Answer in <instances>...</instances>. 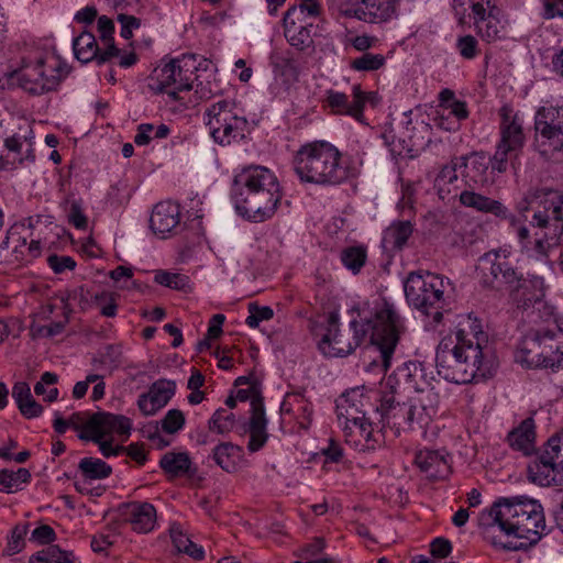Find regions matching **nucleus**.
<instances>
[{
    "label": "nucleus",
    "mask_w": 563,
    "mask_h": 563,
    "mask_svg": "<svg viewBox=\"0 0 563 563\" xmlns=\"http://www.w3.org/2000/svg\"><path fill=\"white\" fill-rule=\"evenodd\" d=\"M459 200L466 208L507 219L522 250L531 256L544 257L551 249L560 244L563 234V196L556 190L531 187L517 200L516 210L525 220L526 213L533 211L530 222L532 234L521 224L520 219L510 213L498 200L473 190L461 191Z\"/></svg>",
    "instance_id": "1"
},
{
    "label": "nucleus",
    "mask_w": 563,
    "mask_h": 563,
    "mask_svg": "<svg viewBox=\"0 0 563 563\" xmlns=\"http://www.w3.org/2000/svg\"><path fill=\"white\" fill-rule=\"evenodd\" d=\"M352 329L342 333L339 329V317L330 313L327 332L319 342V349L325 356L343 357L352 353L369 332L371 347L369 361L365 364L366 372H373L379 378L385 375L391 364V358L405 325L394 306L384 301L376 306L374 314L361 322L353 319Z\"/></svg>",
    "instance_id": "2"
},
{
    "label": "nucleus",
    "mask_w": 563,
    "mask_h": 563,
    "mask_svg": "<svg viewBox=\"0 0 563 563\" xmlns=\"http://www.w3.org/2000/svg\"><path fill=\"white\" fill-rule=\"evenodd\" d=\"M435 366L441 377L455 384H468L494 374L497 362L477 318L465 317L455 332L440 341Z\"/></svg>",
    "instance_id": "3"
},
{
    "label": "nucleus",
    "mask_w": 563,
    "mask_h": 563,
    "mask_svg": "<svg viewBox=\"0 0 563 563\" xmlns=\"http://www.w3.org/2000/svg\"><path fill=\"white\" fill-rule=\"evenodd\" d=\"M478 526L493 545L514 551L536 544L548 533L542 506L523 496L497 498L481 511Z\"/></svg>",
    "instance_id": "4"
},
{
    "label": "nucleus",
    "mask_w": 563,
    "mask_h": 563,
    "mask_svg": "<svg viewBox=\"0 0 563 563\" xmlns=\"http://www.w3.org/2000/svg\"><path fill=\"white\" fill-rule=\"evenodd\" d=\"M283 194L275 174L261 165H249L238 170L231 186L235 211L244 220L262 223L272 219Z\"/></svg>",
    "instance_id": "5"
},
{
    "label": "nucleus",
    "mask_w": 563,
    "mask_h": 563,
    "mask_svg": "<svg viewBox=\"0 0 563 563\" xmlns=\"http://www.w3.org/2000/svg\"><path fill=\"white\" fill-rule=\"evenodd\" d=\"M532 327L516 352V362L527 367H559L563 363V320L549 312L544 319L529 313Z\"/></svg>",
    "instance_id": "6"
},
{
    "label": "nucleus",
    "mask_w": 563,
    "mask_h": 563,
    "mask_svg": "<svg viewBox=\"0 0 563 563\" xmlns=\"http://www.w3.org/2000/svg\"><path fill=\"white\" fill-rule=\"evenodd\" d=\"M341 153L331 143L314 141L303 144L294 157V169L301 181L336 185L358 174V167L340 165Z\"/></svg>",
    "instance_id": "7"
},
{
    "label": "nucleus",
    "mask_w": 563,
    "mask_h": 563,
    "mask_svg": "<svg viewBox=\"0 0 563 563\" xmlns=\"http://www.w3.org/2000/svg\"><path fill=\"white\" fill-rule=\"evenodd\" d=\"M452 8L460 24L473 21L476 34L485 42L500 41L508 35V20L495 0H453Z\"/></svg>",
    "instance_id": "8"
},
{
    "label": "nucleus",
    "mask_w": 563,
    "mask_h": 563,
    "mask_svg": "<svg viewBox=\"0 0 563 563\" xmlns=\"http://www.w3.org/2000/svg\"><path fill=\"white\" fill-rule=\"evenodd\" d=\"M450 287L449 279L432 274L410 273L404 286L405 296L409 305L427 316H431L435 323L443 317L442 309L446 305L445 291Z\"/></svg>",
    "instance_id": "9"
},
{
    "label": "nucleus",
    "mask_w": 563,
    "mask_h": 563,
    "mask_svg": "<svg viewBox=\"0 0 563 563\" xmlns=\"http://www.w3.org/2000/svg\"><path fill=\"white\" fill-rule=\"evenodd\" d=\"M195 54H183L169 63L156 67L150 77L148 88L154 93H165L172 100H179V93L192 88L200 75Z\"/></svg>",
    "instance_id": "10"
},
{
    "label": "nucleus",
    "mask_w": 563,
    "mask_h": 563,
    "mask_svg": "<svg viewBox=\"0 0 563 563\" xmlns=\"http://www.w3.org/2000/svg\"><path fill=\"white\" fill-rule=\"evenodd\" d=\"M532 150L544 161L563 163V109L540 107L533 119Z\"/></svg>",
    "instance_id": "11"
},
{
    "label": "nucleus",
    "mask_w": 563,
    "mask_h": 563,
    "mask_svg": "<svg viewBox=\"0 0 563 563\" xmlns=\"http://www.w3.org/2000/svg\"><path fill=\"white\" fill-rule=\"evenodd\" d=\"M499 140L489 163L493 172L503 174L507 170L508 162L517 157L527 141L525 118L520 111L508 104L499 109Z\"/></svg>",
    "instance_id": "12"
},
{
    "label": "nucleus",
    "mask_w": 563,
    "mask_h": 563,
    "mask_svg": "<svg viewBox=\"0 0 563 563\" xmlns=\"http://www.w3.org/2000/svg\"><path fill=\"white\" fill-rule=\"evenodd\" d=\"M68 69L57 57L51 55L23 65L16 73L19 86L26 92L41 96L56 90L67 76Z\"/></svg>",
    "instance_id": "13"
},
{
    "label": "nucleus",
    "mask_w": 563,
    "mask_h": 563,
    "mask_svg": "<svg viewBox=\"0 0 563 563\" xmlns=\"http://www.w3.org/2000/svg\"><path fill=\"white\" fill-rule=\"evenodd\" d=\"M77 427H84V433L78 438L84 441H99V438L113 439L114 434L126 441L132 431V420L123 415H115L107 411H97L90 413L85 411V416H76Z\"/></svg>",
    "instance_id": "14"
},
{
    "label": "nucleus",
    "mask_w": 563,
    "mask_h": 563,
    "mask_svg": "<svg viewBox=\"0 0 563 563\" xmlns=\"http://www.w3.org/2000/svg\"><path fill=\"white\" fill-rule=\"evenodd\" d=\"M510 255L509 250L498 249L492 250L478 258L476 269L483 286L494 289L516 287L520 275L515 268Z\"/></svg>",
    "instance_id": "15"
},
{
    "label": "nucleus",
    "mask_w": 563,
    "mask_h": 563,
    "mask_svg": "<svg viewBox=\"0 0 563 563\" xmlns=\"http://www.w3.org/2000/svg\"><path fill=\"white\" fill-rule=\"evenodd\" d=\"M233 108V102L227 99L213 102V141L221 145H228L243 135L246 121L234 113Z\"/></svg>",
    "instance_id": "16"
},
{
    "label": "nucleus",
    "mask_w": 563,
    "mask_h": 563,
    "mask_svg": "<svg viewBox=\"0 0 563 563\" xmlns=\"http://www.w3.org/2000/svg\"><path fill=\"white\" fill-rule=\"evenodd\" d=\"M357 7L340 8L344 18L366 23H386L398 16L400 0H355Z\"/></svg>",
    "instance_id": "17"
},
{
    "label": "nucleus",
    "mask_w": 563,
    "mask_h": 563,
    "mask_svg": "<svg viewBox=\"0 0 563 563\" xmlns=\"http://www.w3.org/2000/svg\"><path fill=\"white\" fill-rule=\"evenodd\" d=\"M408 410L412 429L428 427L439 410L438 393L424 390L423 394H416L408 400Z\"/></svg>",
    "instance_id": "18"
},
{
    "label": "nucleus",
    "mask_w": 563,
    "mask_h": 563,
    "mask_svg": "<svg viewBox=\"0 0 563 563\" xmlns=\"http://www.w3.org/2000/svg\"><path fill=\"white\" fill-rule=\"evenodd\" d=\"M365 387H355L342 394L336 400V413L340 424L365 418L366 407L371 406L369 398L364 394Z\"/></svg>",
    "instance_id": "19"
},
{
    "label": "nucleus",
    "mask_w": 563,
    "mask_h": 563,
    "mask_svg": "<svg viewBox=\"0 0 563 563\" xmlns=\"http://www.w3.org/2000/svg\"><path fill=\"white\" fill-rule=\"evenodd\" d=\"M3 151L0 159V169L12 170L25 161L34 162L35 155L32 143L26 135L13 134L3 140Z\"/></svg>",
    "instance_id": "20"
},
{
    "label": "nucleus",
    "mask_w": 563,
    "mask_h": 563,
    "mask_svg": "<svg viewBox=\"0 0 563 563\" xmlns=\"http://www.w3.org/2000/svg\"><path fill=\"white\" fill-rule=\"evenodd\" d=\"M175 391L174 380L158 379L152 384L147 393L140 395L137 407L143 415L153 416L168 404Z\"/></svg>",
    "instance_id": "21"
},
{
    "label": "nucleus",
    "mask_w": 563,
    "mask_h": 563,
    "mask_svg": "<svg viewBox=\"0 0 563 563\" xmlns=\"http://www.w3.org/2000/svg\"><path fill=\"white\" fill-rule=\"evenodd\" d=\"M180 224V206L172 200L161 201L153 208L150 227L152 231L165 238Z\"/></svg>",
    "instance_id": "22"
},
{
    "label": "nucleus",
    "mask_w": 563,
    "mask_h": 563,
    "mask_svg": "<svg viewBox=\"0 0 563 563\" xmlns=\"http://www.w3.org/2000/svg\"><path fill=\"white\" fill-rule=\"evenodd\" d=\"M378 410L380 411L382 421L397 432L412 429L409 419L408 401L400 402L394 394L384 395Z\"/></svg>",
    "instance_id": "23"
},
{
    "label": "nucleus",
    "mask_w": 563,
    "mask_h": 563,
    "mask_svg": "<svg viewBox=\"0 0 563 563\" xmlns=\"http://www.w3.org/2000/svg\"><path fill=\"white\" fill-rule=\"evenodd\" d=\"M122 516L137 533L151 532L156 523V509L147 501H133L124 505Z\"/></svg>",
    "instance_id": "24"
},
{
    "label": "nucleus",
    "mask_w": 563,
    "mask_h": 563,
    "mask_svg": "<svg viewBox=\"0 0 563 563\" xmlns=\"http://www.w3.org/2000/svg\"><path fill=\"white\" fill-rule=\"evenodd\" d=\"M246 432L250 435L247 449L251 452L261 450L267 439V419L262 397L255 396L252 399V412L247 423Z\"/></svg>",
    "instance_id": "25"
},
{
    "label": "nucleus",
    "mask_w": 563,
    "mask_h": 563,
    "mask_svg": "<svg viewBox=\"0 0 563 563\" xmlns=\"http://www.w3.org/2000/svg\"><path fill=\"white\" fill-rule=\"evenodd\" d=\"M345 442L358 452L374 450L377 440L373 437L372 423L367 419L342 422Z\"/></svg>",
    "instance_id": "26"
},
{
    "label": "nucleus",
    "mask_w": 563,
    "mask_h": 563,
    "mask_svg": "<svg viewBox=\"0 0 563 563\" xmlns=\"http://www.w3.org/2000/svg\"><path fill=\"white\" fill-rule=\"evenodd\" d=\"M466 166V157H456L449 164L444 165L434 179V188L439 197L444 200L451 195L457 196L460 189V180L457 176V167Z\"/></svg>",
    "instance_id": "27"
},
{
    "label": "nucleus",
    "mask_w": 563,
    "mask_h": 563,
    "mask_svg": "<svg viewBox=\"0 0 563 563\" xmlns=\"http://www.w3.org/2000/svg\"><path fill=\"white\" fill-rule=\"evenodd\" d=\"M354 100L349 102L347 96L343 92L329 90L327 91V104L334 113L347 114L358 119L363 113L364 96L360 86L353 87Z\"/></svg>",
    "instance_id": "28"
},
{
    "label": "nucleus",
    "mask_w": 563,
    "mask_h": 563,
    "mask_svg": "<svg viewBox=\"0 0 563 563\" xmlns=\"http://www.w3.org/2000/svg\"><path fill=\"white\" fill-rule=\"evenodd\" d=\"M529 478L541 486H549L563 482V471L554 462L545 457L544 451L528 465Z\"/></svg>",
    "instance_id": "29"
},
{
    "label": "nucleus",
    "mask_w": 563,
    "mask_h": 563,
    "mask_svg": "<svg viewBox=\"0 0 563 563\" xmlns=\"http://www.w3.org/2000/svg\"><path fill=\"white\" fill-rule=\"evenodd\" d=\"M396 377L404 380L408 387L415 389L417 394H423L424 390H434L430 385L428 375L423 365L417 361H409L399 366L396 371Z\"/></svg>",
    "instance_id": "30"
},
{
    "label": "nucleus",
    "mask_w": 563,
    "mask_h": 563,
    "mask_svg": "<svg viewBox=\"0 0 563 563\" xmlns=\"http://www.w3.org/2000/svg\"><path fill=\"white\" fill-rule=\"evenodd\" d=\"M417 466L432 478H442L450 473V465L446 457L439 451L420 450L416 454Z\"/></svg>",
    "instance_id": "31"
},
{
    "label": "nucleus",
    "mask_w": 563,
    "mask_h": 563,
    "mask_svg": "<svg viewBox=\"0 0 563 563\" xmlns=\"http://www.w3.org/2000/svg\"><path fill=\"white\" fill-rule=\"evenodd\" d=\"M312 21L291 20L284 16V32L289 44L298 49H305L312 44L311 30Z\"/></svg>",
    "instance_id": "32"
},
{
    "label": "nucleus",
    "mask_w": 563,
    "mask_h": 563,
    "mask_svg": "<svg viewBox=\"0 0 563 563\" xmlns=\"http://www.w3.org/2000/svg\"><path fill=\"white\" fill-rule=\"evenodd\" d=\"M468 118L466 102H454L453 104L435 110L434 124L448 132L457 131L461 122Z\"/></svg>",
    "instance_id": "33"
},
{
    "label": "nucleus",
    "mask_w": 563,
    "mask_h": 563,
    "mask_svg": "<svg viewBox=\"0 0 563 563\" xmlns=\"http://www.w3.org/2000/svg\"><path fill=\"white\" fill-rule=\"evenodd\" d=\"M41 255V242L31 239L29 246L14 245L0 252V258L10 266L19 267L27 265Z\"/></svg>",
    "instance_id": "34"
},
{
    "label": "nucleus",
    "mask_w": 563,
    "mask_h": 563,
    "mask_svg": "<svg viewBox=\"0 0 563 563\" xmlns=\"http://www.w3.org/2000/svg\"><path fill=\"white\" fill-rule=\"evenodd\" d=\"M36 222L37 220H34L33 217H29L10 225L4 239L0 243V252L2 253V251L10 249L12 244L29 246V240L33 235V229Z\"/></svg>",
    "instance_id": "35"
},
{
    "label": "nucleus",
    "mask_w": 563,
    "mask_h": 563,
    "mask_svg": "<svg viewBox=\"0 0 563 563\" xmlns=\"http://www.w3.org/2000/svg\"><path fill=\"white\" fill-rule=\"evenodd\" d=\"M534 421L525 419L516 429L509 432L507 440L509 445L523 454H530L534 449Z\"/></svg>",
    "instance_id": "36"
},
{
    "label": "nucleus",
    "mask_w": 563,
    "mask_h": 563,
    "mask_svg": "<svg viewBox=\"0 0 563 563\" xmlns=\"http://www.w3.org/2000/svg\"><path fill=\"white\" fill-rule=\"evenodd\" d=\"M413 227L410 221H395L385 231L382 240L383 247L388 251L401 250L410 235Z\"/></svg>",
    "instance_id": "37"
},
{
    "label": "nucleus",
    "mask_w": 563,
    "mask_h": 563,
    "mask_svg": "<svg viewBox=\"0 0 563 563\" xmlns=\"http://www.w3.org/2000/svg\"><path fill=\"white\" fill-rule=\"evenodd\" d=\"M284 412H290L298 420L301 428H308L311 421V405L299 395H289L282 405Z\"/></svg>",
    "instance_id": "38"
},
{
    "label": "nucleus",
    "mask_w": 563,
    "mask_h": 563,
    "mask_svg": "<svg viewBox=\"0 0 563 563\" xmlns=\"http://www.w3.org/2000/svg\"><path fill=\"white\" fill-rule=\"evenodd\" d=\"M73 48L76 58L79 62L87 64L96 59L99 46L93 34L90 32H82L74 38Z\"/></svg>",
    "instance_id": "39"
},
{
    "label": "nucleus",
    "mask_w": 563,
    "mask_h": 563,
    "mask_svg": "<svg viewBox=\"0 0 563 563\" xmlns=\"http://www.w3.org/2000/svg\"><path fill=\"white\" fill-rule=\"evenodd\" d=\"M213 460L225 472H234L241 462V449L231 443H222L216 448Z\"/></svg>",
    "instance_id": "40"
},
{
    "label": "nucleus",
    "mask_w": 563,
    "mask_h": 563,
    "mask_svg": "<svg viewBox=\"0 0 563 563\" xmlns=\"http://www.w3.org/2000/svg\"><path fill=\"white\" fill-rule=\"evenodd\" d=\"M78 470L89 481L104 479L112 473L109 464L98 457H84L79 461Z\"/></svg>",
    "instance_id": "41"
},
{
    "label": "nucleus",
    "mask_w": 563,
    "mask_h": 563,
    "mask_svg": "<svg viewBox=\"0 0 563 563\" xmlns=\"http://www.w3.org/2000/svg\"><path fill=\"white\" fill-rule=\"evenodd\" d=\"M30 479L31 474L26 468L21 467L15 472L2 470L0 472V492L7 494L18 492Z\"/></svg>",
    "instance_id": "42"
},
{
    "label": "nucleus",
    "mask_w": 563,
    "mask_h": 563,
    "mask_svg": "<svg viewBox=\"0 0 563 563\" xmlns=\"http://www.w3.org/2000/svg\"><path fill=\"white\" fill-rule=\"evenodd\" d=\"M322 7L319 0H297L296 4L290 8L285 15L291 20H303L314 22L321 15Z\"/></svg>",
    "instance_id": "43"
},
{
    "label": "nucleus",
    "mask_w": 563,
    "mask_h": 563,
    "mask_svg": "<svg viewBox=\"0 0 563 563\" xmlns=\"http://www.w3.org/2000/svg\"><path fill=\"white\" fill-rule=\"evenodd\" d=\"M161 467L172 476H180L190 471L191 461L187 453H166L159 462Z\"/></svg>",
    "instance_id": "44"
},
{
    "label": "nucleus",
    "mask_w": 563,
    "mask_h": 563,
    "mask_svg": "<svg viewBox=\"0 0 563 563\" xmlns=\"http://www.w3.org/2000/svg\"><path fill=\"white\" fill-rule=\"evenodd\" d=\"M340 257L344 267L356 274L366 262V249L364 246H349L341 252Z\"/></svg>",
    "instance_id": "45"
},
{
    "label": "nucleus",
    "mask_w": 563,
    "mask_h": 563,
    "mask_svg": "<svg viewBox=\"0 0 563 563\" xmlns=\"http://www.w3.org/2000/svg\"><path fill=\"white\" fill-rule=\"evenodd\" d=\"M154 280L158 285L176 290L185 289L189 283V278L186 275L163 269L155 272Z\"/></svg>",
    "instance_id": "46"
},
{
    "label": "nucleus",
    "mask_w": 563,
    "mask_h": 563,
    "mask_svg": "<svg viewBox=\"0 0 563 563\" xmlns=\"http://www.w3.org/2000/svg\"><path fill=\"white\" fill-rule=\"evenodd\" d=\"M385 56L382 54L365 53L351 62V67L358 71H374L385 65Z\"/></svg>",
    "instance_id": "47"
},
{
    "label": "nucleus",
    "mask_w": 563,
    "mask_h": 563,
    "mask_svg": "<svg viewBox=\"0 0 563 563\" xmlns=\"http://www.w3.org/2000/svg\"><path fill=\"white\" fill-rule=\"evenodd\" d=\"M249 312L245 323L250 328H257L262 321L271 320L274 317V311L268 306H258L256 303L249 305Z\"/></svg>",
    "instance_id": "48"
},
{
    "label": "nucleus",
    "mask_w": 563,
    "mask_h": 563,
    "mask_svg": "<svg viewBox=\"0 0 563 563\" xmlns=\"http://www.w3.org/2000/svg\"><path fill=\"white\" fill-rule=\"evenodd\" d=\"M185 426V416L178 409H170L162 420V429L169 434L176 433Z\"/></svg>",
    "instance_id": "49"
},
{
    "label": "nucleus",
    "mask_w": 563,
    "mask_h": 563,
    "mask_svg": "<svg viewBox=\"0 0 563 563\" xmlns=\"http://www.w3.org/2000/svg\"><path fill=\"white\" fill-rule=\"evenodd\" d=\"M456 48L465 59H473L478 54V42L473 35L460 36L456 40Z\"/></svg>",
    "instance_id": "50"
},
{
    "label": "nucleus",
    "mask_w": 563,
    "mask_h": 563,
    "mask_svg": "<svg viewBox=\"0 0 563 563\" xmlns=\"http://www.w3.org/2000/svg\"><path fill=\"white\" fill-rule=\"evenodd\" d=\"M29 531V523L16 525L8 542V549L11 553H19L25 545L24 538Z\"/></svg>",
    "instance_id": "51"
},
{
    "label": "nucleus",
    "mask_w": 563,
    "mask_h": 563,
    "mask_svg": "<svg viewBox=\"0 0 563 563\" xmlns=\"http://www.w3.org/2000/svg\"><path fill=\"white\" fill-rule=\"evenodd\" d=\"M47 264L55 274H63L66 271H73L76 267V262L71 256L67 255H49Z\"/></svg>",
    "instance_id": "52"
},
{
    "label": "nucleus",
    "mask_w": 563,
    "mask_h": 563,
    "mask_svg": "<svg viewBox=\"0 0 563 563\" xmlns=\"http://www.w3.org/2000/svg\"><path fill=\"white\" fill-rule=\"evenodd\" d=\"M130 194L126 190V186L123 183H117L112 185L107 194V200L111 206L120 207L128 203Z\"/></svg>",
    "instance_id": "53"
},
{
    "label": "nucleus",
    "mask_w": 563,
    "mask_h": 563,
    "mask_svg": "<svg viewBox=\"0 0 563 563\" xmlns=\"http://www.w3.org/2000/svg\"><path fill=\"white\" fill-rule=\"evenodd\" d=\"M68 222L78 230H86L88 219L78 201H73L68 211Z\"/></svg>",
    "instance_id": "54"
},
{
    "label": "nucleus",
    "mask_w": 563,
    "mask_h": 563,
    "mask_svg": "<svg viewBox=\"0 0 563 563\" xmlns=\"http://www.w3.org/2000/svg\"><path fill=\"white\" fill-rule=\"evenodd\" d=\"M235 420L232 413L225 410H217L213 413V431L217 429L219 433H225L232 430Z\"/></svg>",
    "instance_id": "55"
},
{
    "label": "nucleus",
    "mask_w": 563,
    "mask_h": 563,
    "mask_svg": "<svg viewBox=\"0 0 563 563\" xmlns=\"http://www.w3.org/2000/svg\"><path fill=\"white\" fill-rule=\"evenodd\" d=\"M76 416H85V411L75 412L68 419H63L58 413H56L53 422L54 430L57 433L63 434L67 431L68 428H73L74 430L78 431V434L84 433V427H77L75 423Z\"/></svg>",
    "instance_id": "56"
},
{
    "label": "nucleus",
    "mask_w": 563,
    "mask_h": 563,
    "mask_svg": "<svg viewBox=\"0 0 563 563\" xmlns=\"http://www.w3.org/2000/svg\"><path fill=\"white\" fill-rule=\"evenodd\" d=\"M169 533L172 542L179 553L183 552V548L190 545L191 539L187 536L179 523H172L169 527Z\"/></svg>",
    "instance_id": "57"
},
{
    "label": "nucleus",
    "mask_w": 563,
    "mask_h": 563,
    "mask_svg": "<svg viewBox=\"0 0 563 563\" xmlns=\"http://www.w3.org/2000/svg\"><path fill=\"white\" fill-rule=\"evenodd\" d=\"M56 538L54 529L48 525H42L35 528L30 537V541L36 544H48Z\"/></svg>",
    "instance_id": "58"
},
{
    "label": "nucleus",
    "mask_w": 563,
    "mask_h": 563,
    "mask_svg": "<svg viewBox=\"0 0 563 563\" xmlns=\"http://www.w3.org/2000/svg\"><path fill=\"white\" fill-rule=\"evenodd\" d=\"M118 20L121 24V36L129 40L133 35V30L139 29L141 25L140 19L133 15L120 14Z\"/></svg>",
    "instance_id": "59"
},
{
    "label": "nucleus",
    "mask_w": 563,
    "mask_h": 563,
    "mask_svg": "<svg viewBox=\"0 0 563 563\" xmlns=\"http://www.w3.org/2000/svg\"><path fill=\"white\" fill-rule=\"evenodd\" d=\"M97 27L100 35V40L102 43H109V41H113L114 33V23L107 15H101L98 18Z\"/></svg>",
    "instance_id": "60"
},
{
    "label": "nucleus",
    "mask_w": 563,
    "mask_h": 563,
    "mask_svg": "<svg viewBox=\"0 0 563 563\" xmlns=\"http://www.w3.org/2000/svg\"><path fill=\"white\" fill-rule=\"evenodd\" d=\"M21 415L26 419L37 418L43 412V407L35 401L33 396L24 400L22 404L18 406Z\"/></svg>",
    "instance_id": "61"
},
{
    "label": "nucleus",
    "mask_w": 563,
    "mask_h": 563,
    "mask_svg": "<svg viewBox=\"0 0 563 563\" xmlns=\"http://www.w3.org/2000/svg\"><path fill=\"white\" fill-rule=\"evenodd\" d=\"M544 19L563 18V0H542Z\"/></svg>",
    "instance_id": "62"
},
{
    "label": "nucleus",
    "mask_w": 563,
    "mask_h": 563,
    "mask_svg": "<svg viewBox=\"0 0 563 563\" xmlns=\"http://www.w3.org/2000/svg\"><path fill=\"white\" fill-rule=\"evenodd\" d=\"M58 382V376L52 372H45L41 375L40 380L34 386V393L37 396H45L49 386Z\"/></svg>",
    "instance_id": "63"
},
{
    "label": "nucleus",
    "mask_w": 563,
    "mask_h": 563,
    "mask_svg": "<svg viewBox=\"0 0 563 563\" xmlns=\"http://www.w3.org/2000/svg\"><path fill=\"white\" fill-rule=\"evenodd\" d=\"M452 551V544L448 539L437 538L430 544V552L437 558H446Z\"/></svg>",
    "instance_id": "64"
}]
</instances>
